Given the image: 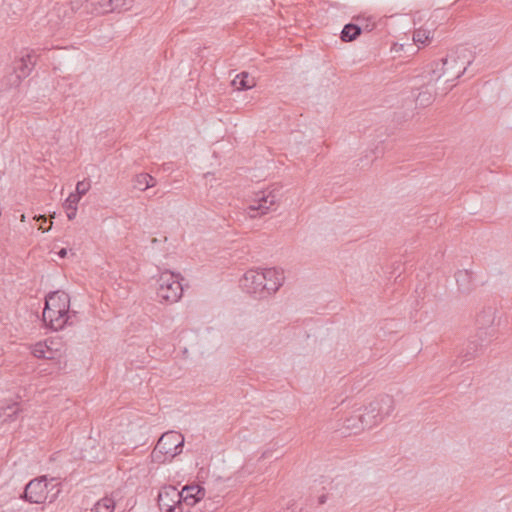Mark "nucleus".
Segmentation results:
<instances>
[{
  "label": "nucleus",
  "mask_w": 512,
  "mask_h": 512,
  "mask_svg": "<svg viewBox=\"0 0 512 512\" xmlns=\"http://www.w3.org/2000/svg\"><path fill=\"white\" fill-rule=\"evenodd\" d=\"M70 297L68 293L57 290L45 297L43 321L54 331L61 330L68 323Z\"/></svg>",
  "instance_id": "nucleus-1"
},
{
  "label": "nucleus",
  "mask_w": 512,
  "mask_h": 512,
  "mask_svg": "<svg viewBox=\"0 0 512 512\" xmlns=\"http://www.w3.org/2000/svg\"><path fill=\"white\" fill-rule=\"evenodd\" d=\"M470 64V60H460L459 56L450 55L430 64L425 70L423 77L428 78V85L436 83L441 78L444 79L445 83H450L463 75Z\"/></svg>",
  "instance_id": "nucleus-2"
},
{
  "label": "nucleus",
  "mask_w": 512,
  "mask_h": 512,
  "mask_svg": "<svg viewBox=\"0 0 512 512\" xmlns=\"http://www.w3.org/2000/svg\"><path fill=\"white\" fill-rule=\"evenodd\" d=\"M182 280L183 277L179 273L170 270L162 272L157 280V297L160 302L168 304L178 302L184 291Z\"/></svg>",
  "instance_id": "nucleus-3"
},
{
  "label": "nucleus",
  "mask_w": 512,
  "mask_h": 512,
  "mask_svg": "<svg viewBox=\"0 0 512 512\" xmlns=\"http://www.w3.org/2000/svg\"><path fill=\"white\" fill-rule=\"evenodd\" d=\"M184 436L176 431L162 434L152 451V458L160 463L172 460L182 452Z\"/></svg>",
  "instance_id": "nucleus-4"
},
{
  "label": "nucleus",
  "mask_w": 512,
  "mask_h": 512,
  "mask_svg": "<svg viewBox=\"0 0 512 512\" xmlns=\"http://www.w3.org/2000/svg\"><path fill=\"white\" fill-rule=\"evenodd\" d=\"M57 484L52 485L49 489V483L46 476L31 480L25 487L24 499L30 503H44L47 500L53 502L59 493Z\"/></svg>",
  "instance_id": "nucleus-5"
},
{
  "label": "nucleus",
  "mask_w": 512,
  "mask_h": 512,
  "mask_svg": "<svg viewBox=\"0 0 512 512\" xmlns=\"http://www.w3.org/2000/svg\"><path fill=\"white\" fill-rule=\"evenodd\" d=\"M35 64L34 50H26V52L14 62L13 73L8 77L9 85L17 87L23 79L30 75Z\"/></svg>",
  "instance_id": "nucleus-6"
},
{
  "label": "nucleus",
  "mask_w": 512,
  "mask_h": 512,
  "mask_svg": "<svg viewBox=\"0 0 512 512\" xmlns=\"http://www.w3.org/2000/svg\"><path fill=\"white\" fill-rule=\"evenodd\" d=\"M161 512H184L179 490L173 485L163 486L157 497Z\"/></svg>",
  "instance_id": "nucleus-7"
},
{
  "label": "nucleus",
  "mask_w": 512,
  "mask_h": 512,
  "mask_svg": "<svg viewBox=\"0 0 512 512\" xmlns=\"http://www.w3.org/2000/svg\"><path fill=\"white\" fill-rule=\"evenodd\" d=\"M181 501L184 512H201V502L205 490L199 485H187L181 491Z\"/></svg>",
  "instance_id": "nucleus-8"
},
{
  "label": "nucleus",
  "mask_w": 512,
  "mask_h": 512,
  "mask_svg": "<svg viewBox=\"0 0 512 512\" xmlns=\"http://www.w3.org/2000/svg\"><path fill=\"white\" fill-rule=\"evenodd\" d=\"M277 202V195L270 191L260 192L256 194V199L247 208V214L250 218H256L258 216L265 215L268 213L270 208Z\"/></svg>",
  "instance_id": "nucleus-9"
},
{
  "label": "nucleus",
  "mask_w": 512,
  "mask_h": 512,
  "mask_svg": "<svg viewBox=\"0 0 512 512\" xmlns=\"http://www.w3.org/2000/svg\"><path fill=\"white\" fill-rule=\"evenodd\" d=\"M265 275L262 271L249 270L244 274L242 285L249 294H258L260 297H265Z\"/></svg>",
  "instance_id": "nucleus-10"
},
{
  "label": "nucleus",
  "mask_w": 512,
  "mask_h": 512,
  "mask_svg": "<svg viewBox=\"0 0 512 512\" xmlns=\"http://www.w3.org/2000/svg\"><path fill=\"white\" fill-rule=\"evenodd\" d=\"M496 318V309L494 307L483 308L476 316V325L478 327L477 337L482 339V336H494L495 329L492 328Z\"/></svg>",
  "instance_id": "nucleus-11"
},
{
  "label": "nucleus",
  "mask_w": 512,
  "mask_h": 512,
  "mask_svg": "<svg viewBox=\"0 0 512 512\" xmlns=\"http://www.w3.org/2000/svg\"><path fill=\"white\" fill-rule=\"evenodd\" d=\"M265 275V296L274 294L283 285L284 275L283 271L276 268H268L263 270Z\"/></svg>",
  "instance_id": "nucleus-12"
},
{
  "label": "nucleus",
  "mask_w": 512,
  "mask_h": 512,
  "mask_svg": "<svg viewBox=\"0 0 512 512\" xmlns=\"http://www.w3.org/2000/svg\"><path fill=\"white\" fill-rule=\"evenodd\" d=\"M484 339L476 336L475 339H470L466 345L460 350L458 357L462 358V363L471 361L482 350Z\"/></svg>",
  "instance_id": "nucleus-13"
},
{
  "label": "nucleus",
  "mask_w": 512,
  "mask_h": 512,
  "mask_svg": "<svg viewBox=\"0 0 512 512\" xmlns=\"http://www.w3.org/2000/svg\"><path fill=\"white\" fill-rule=\"evenodd\" d=\"M375 407L376 404L370 402L364 409H359L365 429L372 428L383 421Z\"/></svg>",
  "instance_id": "nucleus-14"
},
{
  "label": "nucleus",
  "mask_w": 512,
  "mask_h": 512,
  "mask_svg": "<svg viewBox=\"0 0 512 512\" xmlns=\"http://www.w3.org/2000/svg\"><path fill=\"white\" fill-rule=\"evenodd\" d=\"M372 404H376V410L384 420L392 414L395 409V401L392 396L383 394L371 401Z\"/></svg>",
  "instance_id": "nucleus-15"
},
{
  "label": "nucleus",
  "mask_w": 512,
  "mask_h": 512,
  "mask_svg": "<svg viewBox=\"0 0 512 512\" xmlns=\"http://www.w3.org/2000/svg\"><path fill=\"white\" fill-rule=\"evenodd\" d=\"M458 290L463 294H469L474 290L473 272L470 270H459L455 274Z\"/></svg>",
  "instance_id": "nucleus-16"
},
{
  "label": "nucleus",
  "mask_w": 512,
  "mask_h": 512,
  "mask_svg": "<svg viewBox=\"0 0 512 512\" xmlns=\"http://www.w3.org/2000/svg\"><path fill=\"white\" fill-rule=\"evenodd\" d=\"M343 426L346 430H348L354 434H357L360 431L364 430L365 426H364L360 411L358 410V411L354 412L352 415H350L349 417H346L344 420Z\"/></svg>",
  "instance_id": "nucleus-17"
},
{
  "label": "nucleus",
  "mask_w": 512,
  "mask_h": 512,
  "mask_svg": "<svg viewBox=\"0 0 512 512\" xmlns=\"http://www.w3.org/2000/svg\"><path fill=\"white\" fill-rule=\"evenodd\" d=\"M231 84L237 90H248L255 86V80L247 72H241L235 76Z\"/></svg>",
  "instance_id": "nucleus-18"
},
{
  "label": "nucleus",
  "mask_w": 512,
  "mask_h": 512,
  "mask_svg": "<svg viewBox=\"0 0 512 512\" xmlns=\"http://www.w3.org/2000/svg\"><path fill=\"white\" fill-rule=\"evenodd\" d=\"M362 29L360 25L348 23L343 27L340 38L343 42H351L361 34Z\"/></svg>",
  "instance_id": "nucleus-19"
},
{
  "label": "nucleus",
  "mask_w": 512,
  "mask_h": 512,
  "mask_svg": "<svg viewBox=\"0 0 512 512\" xmlns=\"http://www.w3.org/2000/svg\"><path fill=\"white\" fill-rule=\"evenodd\" d=\"M20 411H22L20 404L13 402L0 408V417L3 418V421H14Z\"/></svg>",
  "instance_id": "nucleus-20"
},
{
  "label": "nucleus",
  "mask_w": 512,
  "mask_h": 512,
  "mask_svg": "<svg viewBox=\"0 0 512 512\" xmlns=\"http://www.w3.org/2000/svg\"><path fill=\"white\" fill-rule=\"evenodd\" d=\"M115 509V501L113 498L105 496L95 503L91 512H113Z\"/></svg>",
  "instance_id": "nucleus-21"
},
{
  "label": "nucleus",
  "mask_w": 512,
  "mask_h": 512,
  "mask_svg": "<svg viewBox=\"0 0 512 512\" xmlns=\"http://www.w3.org/2000/svg\"><path fill=\"white\" fill-rule=\"evenodd\" d=\"M433 85V83H431L430 85H428V81L426 82L425 86H426V89L419 92L417 98H416V103L419 104L420 106H428L429 104L432 103V101L434 100V96L436 94L435 91H432L431 89H429L431 86Z\"/></svg>",
  "instance_id": "nucleus-22"
},
{
  "label": "nucleus",
  "mask_w": 512,
  "mask_h": 512,
  "mask_svg": "<svg viewBox=\"0 0 512 512\" xmlns=\"http://www.w3.org/2000/svg\"><path fill=\"white\" fill-rule=\"evenodd\" d=\"M80 199H78V195L70 194L66 199L64 206L67 210V217L69 220H73L76 217L77 212V203Z\"/></svg>",
  "instance_id": "nucleus-23"
},
{
  "label": "nucleus",
  "mask_w": 512,
  "mask_h": 512,
  "mask_svg": "<svg viewBox=\"0 0 512 512\" xmlns=\"http://www.w3.org/2000/svg\"><path fill=\"white\" fill-rule=\"evenodd\" d=\"M33 355L37 358L51 359L52 351L48 348L46 344L39 342L34 345Z\"/></svg>",
  "instance_id": "nucleus-24"
},
{
  "label": "nucleus",
  "mask_w": 512,
  "mask_h": 512,
  "mask_svg": "<svg viewBox=\"0 0 512 512\" xmlns=\"http://www.w3.org/2000/svg\"><path fill=\"white\" fill-rule=\"evenodd\" d=\"M431 31L427 29H418L413 34V41L415 43L425 44L431 39Z\"/></svg>",
  "instance_id": "nucleus-25"
},
{
  "label": "nucleus",
  "mask_w": 512,
  "mask_h": 512,
  "mask_svg": "<svg viewBox=\"0 0 512 512\" xmlns=\"http://www.w3.org/2000/svg\"><path fill=\"white\" fill-rule=\"evenodd\" d=\"M133 187L139 191L148 189L147 173L137 174L133 179Z\"/></svg>",
  "instance_id": "nucleus-26"
},
{
  "label": "nucleus",
  "mask_w": 512,
  "mask_h": 512,
  "mask_svg": "<svg viewBox=\"0 0 512 512\" xmlns=\"http://www.w3.org/2000/svg\"><path fill=\"white\" fill-rule=\"evenodd\" d=\"M91 187L90 180L84 179L82 181H79L76 184V193H73L74 195H78V199L81 198V196L85 195Z\"/></svg>",
  "instance_id": "nucleus-27"
},
{
  "label": "nucleus",
  "mask_w": 512,
  "mask_h": 512,
  "mask_svg": "<svg viewBox=\"0 0 512 512\" xmlns=\"http://www.w3.org/2000/svg\"><path fill=\"white\" fill-rule=\"evenodd\" d=\"M132 0H112L110 1V8H112V12L116 10H126L130 7Z\"/></svg>",
  "instance_id": "nucleus-28"
},
{
  "label": "nucleus",
  "mask_w": 512,
  "mask_h": 512,
  "mask_svg": "<svg viewBox=\"0 0 512 512\" xmlns=\"http://www.w3.org/2000/svg\"><path fill=\"white\" fill-rule=\"evenodd\" d=\"M61 12L64 13V16H67L68 8H67V6L65 4H62V5L54 8L53 12H51L49 14V17H50L49 21H52V17L54 15L59 16Z\"/></svg>",
  "instance_id": "nucleus-29"
},
{
  "label": "nucleus",
  "mask_w": 512,
  "mask_h": 512,
  "mask_svg": "<svg viewBox=\"0 0 512 512\" xmlns=\"http://www.w3.org/2000/svg\"><path fill=\"white\" fill-rule=\"evenodd\" d=\"M88 0H70L71 11L78 10Z\"/></svg>",
  "instance_id": "nucleus-30"
},
{
  "label": "nucleus",
  "mask_w": 512,
  "mask_h": 512,
  "mask_svg": "<svg viewBox=\"0 0 512 512\" xmlns=\"http://www.w3.org/2000/svg\"><path fill=\"white\" fill-rule=\"evenodd\" d=\"M147 184L148 188L154 187L156 185V180L150 174L147 173Z\"/></svg>",
  "instance_id": "nucleus-31"
},
{
  "label": "nucleus",
  "mask_w": 512,
  "mask_h": 512,
  "mask_svg": "<svg viewBox=\"0 0 512 512\" xmlns=\"http://www.w3.org/2000/svg\"><path fill=\"white\" fill-rule=\"evenodd\" d=\"M327 501V496L325 494L321 495L318 497V504L319 505H323L325 504Z\"/></svg>",
  "instance_id": "nucleus-32"
},
{
  "label": "nucleus",
  "mask_w": 512,
  "mask_h": 512,
  "mask_svg": "<svg viewBox=\"0 0 512 512\" xmlns=\"http://www.w3.org/2000/svg\"><path fill=\"white\" fill-rule=\"evenodd\" d=\"M57 254H58V256H59L60 258H64V257H66V255H67V249H66V248H61V249L58 251V253H57Z\"/></svg>",
  "instance_id": "nucleus-33"
},
{
  "label": "nucleus",
  "mask_w": 512,
  "mask_h": 512,
  "mask_svg": "<svg viewBox=\"0 0 512 512\" xmlns=\"http://www.w3.org/2000/svg\"><path fill=\"white\" fill-rule=\"evenodd\" d=\"M34 219H35L36 221H39V220L46 221V218H45V216H44V215H35V216H34Z\"/></svg>",
  "instance_id": "nucleus-34"
},
{
  "label": "nucleus",
  "mask_w": 512,
  "mask_h": 512,
  "mask_svg": "<svg viewBox=\"0 0 512 512\" xmlns=\"http://www.w3.org/2000/svg\"><path fill=\"white\" fill-rule=\"evenodd\" d=\"M20 221H21V222H25V221H26V216H25V214H21V216H20Z\"/></svg>",
  "instance_id": "nucleus-35"
},
{
  "label": "nucleus",
  "mask_w": 512,
  "mask_h": 512,
  "mask_svg": "<svg viewBox=\"0 0 512 512\" xmlns=\"http://www.w3.org/2000/svg\"><path fill=\"white\" fill-rule=\"evenodd\" d=\"M365 29H367V30H369V31H370V30H372V28H369V25H368V24H366V25H365Z\"/></svg>",
  "instance_id": "nucleus-36"
}]
</instances>
